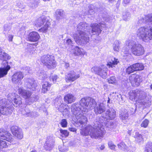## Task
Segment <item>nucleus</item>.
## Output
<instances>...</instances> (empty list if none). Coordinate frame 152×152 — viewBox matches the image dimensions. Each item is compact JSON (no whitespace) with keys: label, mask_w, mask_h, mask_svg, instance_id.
<instances>
[{"label":"nucleus","mask_w":152,"mask_h":152,"mask_svg":"<svg viewBox=\"0 0 152 152\" xmlns=\"http://www.w3.org/2000/svg\"><path fill=\"white\" fill-rule=\"evenodd\" d=\"M93 109H94V112L97 115L102 113L106 110L103 103L96 105L95 100L90 97L83 98L79 103L72 104L71 108L72 112L75 116L78 124L81 127L85 125L87 121V118L82 113L86 114L89 110Z\"/></svg>","instance_id":"obj_1"},{"label":"nucleus","mask_w":152,"mask_h":152,"mask_svg":"<svg viewBox=\"0 0 152 152\" xmlns=\"http://www.w3.org/2000/svg\"><path fill=\"white\" fill-rule=\"evenodd\" d=\"M90 27L86 22H82L77 26V32L73 34V37L77 43L86 45L89 41Z\"/></svg>","instance_id":"obj_2"},{"label":"nucleus","mask_w":152,"mask_h":152,"mask_svg":"<svg viewBox=\"0 0 152 152\" xmlns=\"http://www.w3.org/2000/svg\"><path fill=\"white\" fill-rule=\"evenodd\" d=\"M105 124L106 121L104 122L102 118H100L96 122L95 127L90 125L86 126L83 130L82 134L85 136L89 135L91 137L95 138L102 137L105 132L103 127Z\"/></svg>","instance_id":"obj_3"},{"label":"nucleus","mask_w":152,"mask_h":152,"mask_svg":"<svg viewBox=\"0 0 152 152\" xmlns=\"http://www.w3.org/2000/svg\"><path fill=\"white\" fill-rule=\"evenodd\" d=\"M146 95L144 91L138 89L133 91L130 95V98L135 100L136 106L142 107V109L149 106L151 104V101L148 97H146Z\"/></svg>","instance_id":"obj_4"},{"label":"nucleus","mask_w":152,"mask_h":152,"mask_svg":"<svg viewBox=\"0 0 152 152\" xmlns=\"http://www.w3.org/2000/svg\"><path fill=\"white\" fill-rule=\"evenodd\" d=\"M137 36L145 42H148L152 39V26L142 27L136 32Z\"/></svg>","instance_id":"obj_5"},{"label":"nucleus","mask_w":152,"mask_h":152,"mask_svg":"<svg viewBox=\"0 0 152 152\" xmlns=\"http://www.w3.org/2000/svg\"><path fill=\"white\" fill-rule=\"evenodd\" d=\"M126 45L130 48L131 53L135 56H140L144 54V48L140 44L132 40H128L126 42Z\"/></svg>","instance_id":"obj_6"},{"label":"nucleus","mask_w":152,"mask_h":152,"mask_svg":"<svg viewBox=\"0 0 152 152\" xmlns=\"http://www.w3.org/2000/svg\"><path fill=\"white\" fill-rule=\"evenodd\" d=\"M42 62L48 68H53L56 66L54 56L52 55H44L41 57Z\"/></svg>","instance_id":"obj_7"},{"label":"nucleus","mask_w":152,"mask_h":152,"mask_svg":"<svg viewBox=\"0 0 152 152\" xmlns=\"http://www.w3.org/2000/svg\"><path fill=\"white\" fill-rule=\"evenodd\" d=\"M92 72L99 75L104 79L107 77L108 69L104 65L99 66H94L91 69Z\"/></svg>","instance_id":"obj_8"},{"label":"nucleus","mask_w":152,"mask_h":152,"mask_svg":"<svg viewBox=\"0 0 152 152\" xmlns=\"http://www.w3.org/2000/svg\"><path fill=\"white\" fill-rule=\"evenodd\" d=\"M45 23V24L43 27L39 29L41 31H42L43 32H46L47 31L48 27L50 25V22L44 16H42L39 18L36 22V25L39 27L41 26Z\"/></svg>","instance_id":"obj_9"},{"label":"nucleus","mask_w":152,"mask_h":152,"mask_svg":"<svg viewBox=\"0 0 152 152\" xmlns=\"http://www.w3.org/2000/svg\"><path fill=\"white\" fill-rule=\"evenodd\" d=\"M0 139L5 140L10 142H14V137L4 129H0Z\"/></svg>","instance_id":"obj_10"},{"label":"nucleus","mask_w":152,"mask_h":152,"mask_svg":"<svg viewBox=\"0 0 152 152\" xmlns=\"http://www.w3.org/2000/svg\"><path fill=\"white\" fill-rule=\"evenodd\" d=\"M116 111L113 108H110L104 113L102 114L103 118L106 119L112 120L116 117Z\"/></svg>","instance_id":"obj_11"},{"label":"nucleus","mask_w":152,"mask_h":152,"mask_svg":"<svg viewBox=\"0 0 152 152\" xmlns=\"http://www.w3.org/2000/svg\"><path fill=\"white\" fill-rule=\"evenodd\" d=\"M140 76L134 74L132 75L129 77L130 82L133 86H137L142 81Z\"/></svg>","instance_id":"obj_12"},{"label":"nucleus","mask_w":152,"mask_h":152,"mask_svg":"<svg viewBox=\"0 0 152 152\" xmlns=\"http://www.w3.org/2000/svg\"><path fill=\"white\" fill-rule=\"evenodd\" d=\"M138 22L142 24L147 23L149 26H152V13L148 14L143 17H141L139 19Z\"/></svg>","instance_id":"obj_13"},{"label":"nucleus","mask_w":152,"mask_h":152,"mask_svg":"<svg viewBox=\"0 0 152 152\" xmlns=\"http://www.w3.org/2000/svg\"><path fill=\"white\" fill-rule=\"evenodd\" d=\"M27 88L34 91L37 87V84L33 78H27L26 80L25 83Z\"/></svg>","instance_id":"obj_14"},{"label":"nucleus","mask_w":152,"mask_h":152,"mask_svg":"<svg viewBox=\"0 0 152 152\" xmlns=\"http://www.w3.org/2000/svg\"><path fill=\"white\" fill-rule=\"evenodd\" d=\"M90 27V28L89 29L90 32V35H91V33L93 35L98 34V35L102 31V30L99 27V25L97 23L91 24Z\"/></svg>","instance_id":"obj_15"},{"label":"nucleus","mask_w":152,"mask_h":152,"mask_svg":"<svg viewBox=\"0 0 152 152\" xmlns=\"http://www.w3.org/2000/svg\"><path fill=\"white\" fill-rule=\"evenodd\" d=\"M80 77L79 74H76L73 70H71L66 76V81L67 82L74 81Z\"/></svg>","instance_id":"obj_16"},{"label":"nucleus","mask_w":152,"mask_h":152,"mask_svg":"<svg viewBox=\"0 0 152 152\" xmlns=\"http://www.w3.org/2000/svg\"><path fill=\"white\" fill-rule=\"evenodd\" d=\"M54 140L52 137H48L47 138L44 148L47 151H50L54 147Z\"/></svg>","instance_id":"obj_17"},{"label":"nucleus","mask_w":152,"mask_h":152,"mask_svg":"<svg viewBox=\"0 0 152 152\" xmlns=\"http://www.w3.org/2000/svg\"><path fill=\"white\" fill-rule=\"evenodd\" d=\"M11 131L14 135L19 139L23 137L22 130L17 126H12L11 128Z\"/></svg>","instance_id":"obj_18"},{"label":"nucleus","mask_w":152,"mask_h":152,"mask_svg":"<svg viewBox=\"0 0 152 152\" xmlns=\"http://www.w3.org/2000/svg\"><path fill=\"white\" fill-rule=\"evenodd\" d=\"M23 77V75L20 72L15 73L12 76V80L15 83L21 84V81Z\"/></svg>","instance_id":"obj_19"},{"label":"nucleus","mask_w":152,"mask_h":152,"mask_svg":"<svg viewBox=\"0 0 152 152\" xmlns=\"http://www.w3.org/2000/svg\"><path fill=\"white\" fill-rule=\"evenodd\" d=\"M10 58V56L7 53H5L1 49L0 51V60L3 61L2 64L3 65H9L7 61Z\"/></svg>","instance_id":"obj_20"},{"label":"nucleus","mask_w":152,"mask_h":152,"mask_svg":"<svg viewBox=\"0 0 152 152\" xmlns=\"http://www.w3.org/2000/svg\"><path fill=\"white\" fill-rule=\"evenodd\" d=\"M13 107L10 105L0 107L1 114L7 116L10 115L12 112Z\"/></svg>","instance_id":"obj_21"},{"label":"nucleus","mask_w":152,"mask_h":152,"mask_svg":"<svg viewBox=\"0 0 152 152\" xmlns=\"http://www.w3.org/2000/svg\"><path fill=\"white\" fill-rule=\"evenodd\" d=\"M40 36L38 32L32 31L29 33L27 36V38L28 41L32 42H36L40 38Z\"/></svg>","instance_id":"obj_22"},{"label":"nucleus","mask_w":152,"mask_h":152,"mask_svg":"<svg viewBox=\"0 0 152 152\" xmlns=\"http://www.w3.org/2000/svg\"><path fill=\"white\" fill-rule=\"evenodd\" d=\"M18 92L25 99H28L31 95V92L29 91L23 89L22 88H20L18 89Z\"/></svg>","instance_id":"obj_23"},{"label":"nucleus","mask_w":152,"mask_h":152,"mask_svg":"<svg viewBox=\"0 0 152 152\" xmlns=\"http://www.w3.org/2000/svg\"><path fill=\"white\" fill-rule=\"evenodd\" d=\"M3 67L0 68V78L6 75L10 69V65H3Z\"/></svg>","instance_id":"obj_24"},{"label":"nucleus","mask_w":152,"mask_h":152,"mask_svg":"<svg viewBox=\"0 0 152 152\" xmlns=\"http://www.w3.org/2000/svg\"><path fill=\"white\" fill-rule=\"evenodd\" d=\"M129 117V114L127 110H123L120 112L119 117L124 123L126 122Z\"/></svg>","instance_id":"obj_25"},{"label":"nucleus","mask_w":152,"mask_h":152,"mask_svg":"<svg viewBox=\"0 0 152 152\" xmlns=\"http://www.w3.org/2000/svg\"><path fill=\"white\" fill-rule=\"evenodd\" d=\"M37 74L39 78L40 79L42 80H48V79L50 80V77H48L46 72L44 70H38L37 72Z\"/></svg>","instance_id":"obj_26"},{"label":"nucleus","mask_w":152,"mask_h":152,"mask_svg":"<svg viewBox=\"0 0 152 152\" xmlns=\"http://www.w3.org/2000/svg\"><path fill=\"white\" fill-rule=\"evenodd\" d=\"M76 98L72 94H68L64 97V101L68 104L74 102Z\"/></svg>","instance_id":"obj_27"},{"label":"nucleus","mask_w":152,"mask_h":152,"mask_svg":"<svg viewBox=\"0 0 152 152\" xmlns=\"http://www.w3.org/2000/svg\"><path fill=\"white\" fill-rule=\"evenodd\" d=\"M118 61L117 59H116L114 57H111L110 60L108 62L107 65L109 66L110 67H114L115 65H116L118 62Z\"/></svg>","instance_id":"obj_28"},{"label":"nucleus","mask_w":152,"mask_h":152,"mask_svg":"<svg viewBox=\"0 0 152 152\" xmlns=\"http://www.w3.org/2000/svg\"><path fill=\"white\" fill-rule=\"evenodd\" d=\"M47 81L46 80V81L43 84L42 86V92L44 93H45L48 91L51 84L49 83L48 81Z\"/></svg>","instance_id":"obj_29"},{"label":"nucleus","mask_w":152,"mask_h":152,"mask_svg":"<svg viewBox=\"0 0 152 152\" xmlns=\"http://www.w3.org/2000/svg\"><path fill=\"white\" fill-rule=\"evenodd\" d=\"M133 67H134L135 71L142 70L144 68L143 64L140 63H137L133 64Z\"/></svg>","instance_id":"obj_30"},{"label":"nucleus","mask_w":152,"mask_h":152,"mask_svg":"<svg viewBox=\"0 0 152 152\" xmlns=\"http://www.w3.org/2000/svg\"><path fill=\"white\" fill-rule=\"evenodd\" d=\"M39 97L37 95H32L30 96L28 99V104L29 105L31 104L34 102L38 100L39 99Z\"/></svg>","instance_id":"obj_31"},{"label":"nucleus","mask_w":152,"mask_h":152,"mask_svg":"<svg viewBox=\"0 0 152 152\" xmlns=\"http://www.w3.org/2000/svg\"><path fill=\"white\" fill-rule=\"evenodd\" d=\"M21 100V98L19 97L18 96L17 98H14L12 101V103L16 107L20 106L22 104Z\"/></svg>","instance_id":"obj_32"},{"label":"nucleus","mask_w":152,"mask_h":152,"mask_svg":"<svg viewBox=\"0 0 152 152\" xmlns=\"http://www.w3.org/2000/svg\"><path fill=\"white\" fill-rule=\"evenodd\" d=\"M56 17L57 20L61 19L64 15V11L61 10H58L56 12Z\"/></svg>","instance_id":"obj_33"},{"label":"nucleus","mask_w":152,"mask_h":152,"mask_svg":"<svg viewBox=\"0 0 152 152\" xmlns=\"http://www.w3.org/2000/svg\"><path fill=\"white\" fill-rule=\"evenodd\" d=\"M73 53L75 55L77 56L81 55L83 54L81 48L77 46H76L74 48Z\"/></svg>","instance_id":"obj_34"},{"label":"nucleus","mask_w":152,"mask_h":152,"mask_svg":"<svg viewBox=\"0 0 152 152\" xmlns=\"http://www.w3.org/2000/svg\"><path fill=\"white\" fill-rule=\"evenodd\" d=\"M118 148L124 151H127L128 148L126 145L123 142H121L118 145Z\"/></svg>","instance_id":"obj_35"},{"label":"nucleus","mask_w":152,"mask_h":152,"mask_svg":"<svg viewBox=\"0 0 152 152\" xmlns=\"http://www.w3.org/2000/svg\"><path fill=\"white\" fill-rule=\"evenodd\" d=\"M107 125L108 128L109 129V130H111L116 127V124L115 122L111 121L108 122L107 123Z\"/></svg>","instance_id":"obj_36"},{"label":"nucleus","mask_w":152,"mask_h":152,"mask_svg":"<svg viewBox=\"0 0 152 152\" xmlns=\"http://www.w3.org/2000/svg\"><path fill=\"white\" fill-rule=\"evenodd\" d=\"M145 152H152V143L148 142L146 144L145 149Z\"/></svg>","instance_id":"obj_37"},{"label":"nucleus","mask_w":152,"mask_h":152,"mask_svg":"<svg viewBox=\"0 0 152 152\" xmlns=\"http://www.w3.org/2000/svg\"><path fill=\"white\" fill-rule=\"evenodd\" d=\"M7 102V99L4 98L0 100V107L7 106V105H10Z\"/></svg>","instance_id":"obj_38"},{"label":"nucleus","mask_w":152,"mask_h":152,"mask_svg":"<svg viewBox=\"0 0 152 152\" xmlns=\"http://www.w3.org/2000/svg\"><path fill=\"white\" fill-rule=\"evenodd\" d=\"M22 114L25 116L29 117L31 111L27 107H25V109L21 112Z\"/></svg>","instance_id":"obj_39"},{"label":"nucleus","mask_w":152,"mask_h":152,"mask_svg":"<svg viewBox=\"0 0 152 152\" xmlns=\"http://www.w3.org/2000/svg\"><path fill=\"white\" fill-rule=\"evenodd\" d=\"M135 71L134 67H133V64L128 66L126 69V72L128 74H130L132 73Z\"/></svg>","instance_id":"obj_40"},{"label":"nucleus","mask_w":152,"mask_h":152,"mask_svg":"<svg viewBox=\"0 0 152 152\" xmlns=\"http://www.w3.org/2000/svg\"><path fill=\"white\" fill-rule=\"evenodd\" d=\"M119 42L118 41L116 40L115 41L113 46V49L114 51L117 52L119 51L120 48L119 45Z\"/></svg>","instance_id":"obj_41"},{"label":"nucleus","mask_w":152,"mask_h":152,"mask_svg":"<svg viewBox=\"0 0 152 152\" xmlns=\"http://www.w3.org/2000/svg\"><path fill=\"white\" fill-rule=\"evenodd\" d=\"M59 151L61 152H66L68 150V148L64 145H63L58 147Z\"/></svg>","instance_id":"obj_42"},{"label":"nucleus","mask_w":152,"mask_h":152,"mask_svg":"<svg viewBox=\"0 0 152 152\" xmlns=\"http://www.w3.org/2000/svg\"><path fill=\"white\" fill-rule=\"evenodd\" d=\"M130 18V13L129 12H126L123 13V19L125 20H128Z\"/></svg>","instance_id":"obj_43"},{"label":"nucleus","mask_w":152,"mask_h":152,"mask_svg":"<svg viewBox=\"0 0 152 152\" xmlns=\"http://www.w3.org/2000/svg\"><path fill=\"white\" fill-rule=\"evenodd\" d=\"M59 104V105L58 106V110L60 112L62 113L65 107H67V105L61 103H60L61 104Z\"/></svg>","instance_id":"obj_44"},{"label":"nucleus","mask_w":152,"mask_h":152,"mask_svg":"<svg viewBox=\"0 0 152 152\" xmlns=\"http://www.w3.org/2000/svg\"><path fill=\"white\" fill-rule=\"evenodd\" d=\"M134 137L139 142H140L142 140V135L139 134L138 132H136Z\"/></svg>","instance_id":"obj_45"},{"label":"nucleus","mask_w":152,"mask_h":152,"mask_svg":"<svg viewBox=\"0 0 152 152\" xmlns=\"http://www.w3.org/2000/svg\"><path fill=\"white\" fill-rule=\"evenodd\" d=\"M6 141L0 140V149L7 147Z\"/></svg>","instance_id":"obj_46"},{"label":"nucleus","mask_w":152,"mask_h":152,"mask_svg":"<svg viewBox=\"0 0 152 152\" xmlns=\"http://www.w3.org/2000/svg\"><path fill=\"white\" fill-rule=\"evenodd\" d=\"M126 47L125 48L124 51V56H129L131 57V53L129 51V50L127 48V47L128 46L127 45H126Z\"/></svg>","instance_id":"obj_47"},{"label":"nucleus","mask_w":152,"mask_h":152,"mask_svg":"<svg viewBox=\"0 0 152 152\" xmlns=\"http://www.w3.org/2000/svg\"><path fill=\"white\" fill-rule=\"evenodd\" d=\"M60 131L63 137H66L69 135V132L66 130H63L61 129H60Z\"/></svg>","instance_id":"obj_48"},{"label":"nucleus","mask_w":152,"mask_h":152,"mask_svg":"<svg viewBox=\"0 0 152 152\" xmlns=\"http://www.w3.org/2000/svg\"><path fill=\"white\" fill-rule=\"evenodd\" d=\"M60 124L63 127H66L67 126V122L65 119H62L60 122Z\"/></svg>","instance_id":"obj_49"},{"label":"nucleus","mask_w":152,"mask_h":152,"mask_svg":"<svg viewBox=\"0 0 152 152\" xmlns=\"http://www.w3.org/2000/svg\"><path fill=\"white\" fill-rule=\"evenodd\" d=\"M149 122V121L148 119H145L141 124V126L144 128H146L148 126Z\"/></svg>","instance_id":"obj_50"},{"label":"nucleus","mask_w":152,"mask_h":152,"mask_svg":"<svg viewBox=\"0 0 152 152\" xmlns=\"http://www.w3.org/2000/svg\"><path fill=\"white\" fill-rule=\"evenodd\" d=\"M108 80L109 83L113 84L115 82L116 79L115 76H112L110 77Z\"/></svg>","instance_id":"obj_51"},{"label":"nucleus","mask_w":152,"mask_h":152,"mask_svg":"<svg viewBox=\"0 0 152 152\" xmlns=\"http://www.w3.org/2000/svg\"><path fill=\"white\" fill-rule=\"evenodd\" d=\"M109 147L111 149L115 150L116 146L114 145L113 143L111 141H109L108 143Z\"/></svg>","instance_id":"obj_52"},{"label":"nucleus","mask_w":152,"mask_h":152,"mask_svg":"<svg viewBox=\"0 0 152 152\" xmlns=\"http://www.w3.org/2000/svg\"><path fill=\"white\" fill-rule=\"evenodd\" d=\"M50 80L49 79L50 81L51 80L54 83H56L57 82V80L58 79V77L56 75H54L52 77H50Z\"/></svg>","instance_id":"obj_53"},{"label":"nucleus","mask_w":152,"mask_h":152,"mask_svg":"<svg viewBox=\"0 0 152 152\" xmlns=\"http://www.w3.org/2000/svg\"><path fill=\"white\" fill-rule=\"evenodd\" d=\"M38 115L37 112L36 111L31 112L29 116L32 118H35Z\"/></svg>","instance_id":"obj_54"},{"label":"nucleus","mask_w":152,"mask_h":152,"mask_svg":"<svg viewBox=\"0 0 152 152\" xmlns=\"http://www.w3.org/2000/svg\"><path fill=\"white\" fill-rule=\"evenodd\" d=\"M69 108L65 107L63 110L62 113L63 116L69 114Z\"/></svg>","instance_id":"obj_55"},{"label":"nucleus","mask_w":152,"mask_h":152,"mask_svg":"<svg viewBox=\"0 0 152 152\" xmlns=\"http://www.w3.org/2000/svg\"><path fill=\"white\" fill-rule=\"evenodd\" d=\"M94 10H88L87 11L85 12L84 13L85 15H91L94 13Z\"/></svg>","instance_id":"obj_56"},{"label":"nucleus","mask_w":152,"mask_h":152,"mask_svg":"<svg viewBox=\"0 0 152 152\" xmlns=\"http://www.w3.org/2000/svg\"><path fill=\"white\" fill-rule=\"evenodd\" d=\"M66 43L70 46L73 45L72 41L70 39H68L66 40Z\"/></svg>","instance_id":"obj_57"},{"label":"nucleus","mask_w":152,"mask_h":152,"mask_svg":"<svg viewBox=\"0 0 152 152\" xmlns=\"http://www.w3.org/2000/svg\"><path fill=\"white\" fill-rule=\"evenodd\" d=\"M98 24L99 25V27L101 28V29H102V28H104L106 27L105 23L103 22L99 23Z\"/></svg>","instance_id":"obj_58"},{"label":"nucleus","mask_w":152,"mask_h":152,"mask_svg":"<svg viewBox=\"0 0 152 152\" xmlns=\"http://www.w3.org/2000/svg\"><path fill=\"white\" fill-rule=\"evenodd\" d=\"M130 0H123V5L125 6L126 5L128 4L130 2Z\"/></svg>","instance_id":"obj_59"},{"label":"nucleus","mask_w":152,"mask_h":152,"mask_svg":"<svg viewBox=\"0 0 152 152\" xmlns=\"http://www.w3.org/2000/svg\"><path fill=\"white\" fill-rule=\"evenodd\" d=\"M13 37V35H9L8 36V40L10 42H12Z\"/></svg>","instance_id":"obj_60"},{"label":"nucleus","mask_w":152,"mask_h":152,"mask_svg":"<svg viewBox=\"0 0 152 152\" xmlns=\"http://www.w3.org/2000/svg\"><path fill=\"white\" fill-rule=\"evenodd\" d=\"M94 7L92 5H90L88 6V10H94Z\"/></svg>","instance_id":"obj_61"},{"label":"nucleus","mask_w":152,"mask_h":152,"mask_svg":"<svg viewBox=\"0 0 152 152\" xmlns=\"http://www.w3.org/2000/svg\"><path fill=\"white\" fill-rule=\"evenodd\" d=\"M69 131L72 132H74L76 131V130L75 128H69Z\"/></svg>","instance_id":"obj_62"},{"label":"nucleus","mask_w":152,"mask_h":152,"mask_svg":"<svg viewBox=\"0 0 152 152\" xmlns=\"http://www.w3.org/2000/svg\"><path fill=\"white\" fill-rule=\"evenodd\" d=\"M25 69L26 70V73H29V70L30 68L28 67H25Z\"/></svg>","instance_id":"obj_63"},{"label":"nucleus","mask_w":152,"mask_h":152,"mask_svg":"<svg viewBox=\"0 0 152 152\" xmlns=\"http://www.w3.org/2000/svg\"><path fill=\"white\" fill-rule=\"evenodd\" d=\"M105 148V146L104 145H102L101 146L99 147L100 149L101 150H103Z\"/></svg>","instance_id":"obj_64"}]
</instances>
